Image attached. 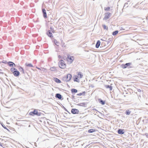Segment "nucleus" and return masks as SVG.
Masks as SVG:
<instances>
[{
	"instance_id": "nucleus-1",
	"label": "nucleus",
	"mask_w": 148,
	"mask_h": 148,
	"mask_svg": "<svg viewBox=\"0 0 148 148\" xmlns=\"http://www.w3.org/2000/svg\"><path fill=\"white\" fill-rule=\"evenodd\" d=\"M121 66L122 68L123 69L127 68L128 69H131L134 68L133 65L132 64V63L131 62L126 63L125 64H122L121 65Z\"/></svg>"
},
{
	"instance_id": "nucleus-2",
	"label": "nucleus",
	"mask_w": 148,
	"mask_h": 148,
	"mask_svg": "<svg viewBox=\"0 0 148 148\" xmlns=\"http://www.w3.org/2000/svg\"><path fill=\"white\" fill-rule=\"evenodd\" d=\"M71 74H68L66 76H65L62 77V80L64 82H68L71 80Z\"/></svg>"
},
{
	"instance_id": "nucleus-3",
	"label": "nucleus",
	"mask_w": 148,
	"mask_h": 148,
	"mask_svg": "<svg viewBox=\"0 0 148 148\" xmlns=\"http://www.w3.org/2000/svg\"><path fill=\"white\" fill-rule=\"evenodd\" d=\"M41 114V113L40 112H38L37 110L34 109L33 111L30 112L29 113V114L31 116H34L35 115H37L38 116H40Z\"/></svg>"
},
{
	"instance_id": "nucleus-4",
	"label": "nucleus",
	"mask_w": 148,
	"mask_h": 148,
	"mask_svg": "<svg viewBox=\"0 0 148 148\" xmlns=\"http://www.w3.org/2000/svg\"><path fill=\"white\" fill-rule=\"evenodd\" d=\"M59 65V67L61 69H64L66 67V64L64 63V61L62 60L60 61Z\"/></svg>"
},
{
	"instance_id": "nucleus-5",
	"label": "nucleus",
	"mask_w": 148,
	"mask_h": 148,
	"mask_svg": "<svg viewBox=\"0 0 148 148\" xmlns=\"http://www.w3.org/2000/svg\"><path fill=\"white\" fill-rule=\"evenodd\" d=\"M105 16L103 18V20H107L111 16V14L110 12L106 13L104 14Z\"/></svg>"
},
{
	"instance_id": "nucleus-6",
	"label": "nucleus",
	"mask_w": 148,
	"mask_h": 148,
	"mask_svg": "<svg viewBox=\"0 0 148 148\" xmlns=\"http://www.w3.org/2000/svg\"><path fill=\"white\" fill-rule=\"evenodd\" d=\"M117 132L119 134H123L125 133V130L123 129H119L118 130Z\"/></svg>"
},
{
	"instance_id": "nucleus-7",
	"label": "nucleus",
	"mask_w": 148,
	"mask_h": 148,
	"mask_svg": "<svg viewBox=\"0 0 148 148\" xmlns=\"http://www.w3.org/2000/svg\"><path fill=\"white\" fill-rule=\"evenodd\" d=\"M71 112L73 114H78L79 112V110L76 109H72L71 110Z\"/></svg>"
},
{
	"instance_id": "nucleus-8",
	"label": "nucleus",
	"mask_w": 148,
	"mask_h": 148,
	"mask_svg": "<svg viewBox=\"0 0 148 148\" xmlns=\"http://www.w3.org/2000/svg\"><path fill=\"white\" fill-rule=\"evenodd\" d=\"M42 12L43 14V16L45 18H47V14L46 12V11L45 9L43 8L42 9Z\"/></svg>"
},
{
	"instance_id": "nucleus-9",
	"label": "nucleus",
	"mask_w": 148,
	"mask_h": 148,
	"mask_svg": "<svg viewBox=\"0 0 148 148\" xmlns=\"http://www.w3.org/2000/svg\"><path fill=\"white\" fill-rule=\"evenodd\" d=\"M13 74L15 76L17 77L20 74V72L16 69V71H14V73H13Z\"/></svg>"
},
{
	"instance_id": "nucleus-10",
	"label": "nucleus",
	"mask_w": 148,
	"mask_h": 148,
	"mask_svg": "<svg viewBox=\"0 0 148 148\" xmlns=\"http://www.w3.org/2000/svg\"><path fill=\"white\" fill-rule=\"evenodd\" d=\"M67 58L70 60V63H71L73 62L74 60V58L73 56H71L69 55L67 56Z\"/></svg>"
},
{
	"instance_id": "nucleus-11",
	"label": "nucleus",
	"mask_w": 148,
	"mask_h": 148,
	"mask_svg": "<svg viewBox=\"0 0 148 148\" xmlns=\"http://www.w3.org/2000/svg\"><path fill=\"white\" fill-rule=\"evenodd\" d=\"M55 97L56 98L58 99H61L62 96L61 94L59 93H57L56 94Z\"/></svg>"
},
{
	"instance_id": "nucleus-12",
	"label": "nucleus",
	"mask_w": 148,
	"mask_h": 148,
	"mask_svg": "<svg viewBox=\"0 0 148 148\" xmlns=\"http://www.w3.org/2000/svg\"><path fill=\"white\" fill-rule=\"evenodd\" d=\"M47 34L48 35V36L50 37H53V35L51 33V32L50 30H48V31L47 32Z\"/></svg>"
},
{
	"instance_id": "nucleus-13",
	"label": "nucleus",
	"mask_w": 148,
	"mask_h": 148,
	"mask_svg": "<svg viewBox=\"0 0 148 148\" xmlns=\"http://www.w3.org/2000/svg\"><path fill=\"white\" fill-rule=\"evenodd\" d=\"M8 63V65L10 66L14 67L13 66H15V64L14 63L12 62L9 61Z\"/></svg>"
},
{
	"instance_id": "nucleus-14",
	"label": "nucleus",
	"mask_w": 148,
	"mask_h": 148,
	"mask_svg": "<svg viewBox=\"0 0 148 148\" xmlns=\"http://www.w3.org/2000/svg\"><path fill=\"white\" fill-rule=\"evenodd\" d=\"M78 76L76 75H75L74 76V81L76 82H79V80L78 79Z\"/></svg>"
},
{
	"instance_id": "nucleus-15",
	"label": "nucleus",
	"mask_w": 148,
	"mask_h": 148,
	"mask_svg": "<svg viewBox=\"0 0 148 148\" xmlns=\"http://www.w3.org/2000/svg\"><path fill=\"white\" fill-rule=\"evenodd\" d=\"M105 87L107 88H109L110 91L112 90V87L109 85H105Z\"/></svg>"
},
{
	"instance_id": "nucleus-16",
	"label": "nucleus",
	"mask_w": 148,
	"mask_h": 148,
	"mask_svg": "<svg viewBox=\"0 0 148 148\" xmlns=\"http://www.w3.org/2000/svg\"><path fill=\"white\" fill-rule=\"evenodd\" d=\"M101 42L100 40H98L96 43V44L95 45V47L96 48H98L100 45Z\"/></svg>"
},
{
	"instance_id": "nucleus-17",
	"label": "nucleus",
	"mask_w": 148,
	"mask_h": 148,
	"mask_svg": "<svg viewBox=\"0 0 148 148\" xmlns=\"http://www.w3.org/2000/svg\"><path fill=\"white\" fill-rule=\"evenodd\" d=\"M98 101L99 103L102 105H103L105 104V101L101 99H99Z\"/></svg>"
},
{
	"instance_id": "nucleus-18",
	"label": "nucleus",
	"mask_w": 148,
	"mask_h": 148,
	"mask_svg": "<svg viewBox=\"0 0 148 148\" xmlns=\"http://www.w3.org/2000/svg\"><path fill=\"white\" fill-rule=\"evenodd\" d=\"M54 81L57 83H61V81L57 78L55 77L54 78Z\"/></svg>"
},
{
	"instance_id": "nucleus-19",
	"label": "nucleus",
	"mask_w": 148,
	"mask_h": 148,
	"mask_svg": "<svg viewBox=\"0 0 148 148\" xmlns=\"http://www.w3.org/2000/svg\"><path fill=\"white\" fill-rule=\"evenodd\" d=\"M19 70L22 73L24 74V72L23 68L21 66H20L18 68Z\"/></svg>"
},
{
	"instance_id": "nucleus-20",
	"label": "nucleus",
	"mask_w": 148,
	"mask_h": 148,
	"mask_svg": "<svg viewBox=\"0 0 148 148\" xmlns=\"http://www.w3.org/2000/svg\"><path fill=\"white\" fill-rule=\"evenodd\" d=\"M77 105L80 106L86 107V103H82L77 104Z\"/></svg>"
},
{
	"instance_id": "nucleus-21",
	"label": "nucleus",
	"mask_w": 148,
	"mask_h": 148,
	"mask_svg": "<svg viewBox=\"0 0 148 148\" xmlns=\"http://www.w3.org/2000/svg\"><path fill=\"white\" fill-rule=\"evenodd\" d=\"M71 92L72 93H76L77 92V90L73 88L71 90Z\"/></svg>"
},
{
	"instance_id": "nucleus-22",
	"label": "nucleus",
	"mask_w": 148,
	"mask_h": 148,
	"mask_svg": "<svg viewBox=\"0 0 148 148\" xmlns=\"http://www.w3.org/2000/svg\"><path fill=\"white\" fill-rule=\"evenodd\" d=\"M25 65L30 67H32L33 66V65L31 63H27L25 64Z\"/></svg>"
},
{
	"instance_id": "nucleus-23",
	"label": "nucleus",
	"mask_w": 148,
	"mask_h": 148,
	"mask_svg": "<svg viewBox=\"0 0 148 148\" xmlns=\"http://www.w3.org/2000/svg\"><path fill=\"white\" fill-rule=\"evenodd\" d=\"M131 112L129 110H128L126 111L125 112V114L127 115H129L131 113Z\"/></svg>"
},
{
	"instance_id": "nucleus-24",
	"label": "nucleus",
	"mask_w": 148,
	"mask_h": 148,
	"mask_svg": "<svg viewBox=\"0 0 148 148\" xmlns=\"http://www.w3.org/2000/svg\"><path fill=\"white\" fill-rule=\"evenodd\" d=\"M78 76L80 78H82L83 77V75L82 72H79L77 74Z\"/></svg>"
},
{
	"instance_id": "nucleus-25",
	"label": "nucleus",
	"mask_w": 148,
	"mask_h": 148,
	"mask_svg": "<svg viewBox=\"0 0 148 148\" xmlns=\"http://www.w3.org/2000/svg\"><path fill=\"white\" fill-rule=\"evenodd\" d=\"M86 92L85 91L83 92L82 93H80L79 94H78L77 95L78 96H80L81 95H85Z\"/></svg>"
},
{
	"instance_id": "nucleus-26",
	"label": "nucleus",
	"mask_w": 148,
	"mask_h": 148,
	"mask_svg": "<svg viewBox=\"0 0 148 148\" xmlns=\"http://www.w3.org/2000/svg\"><path fill=\"white\" fill-rule=\"evenodd\" d=\"M118 33V31L117 30L113 32L112 33V34L113 36H115Z\"/></svg>"
},
{
	"instance_id": "nucleus-27",
	"label": "nucleus",
	"mask_w": 148,
	"mask_h": 148,
	"mask_svg": "<svg viewBox=\"0 0 148 148\" xmlns=\"http://www.w3.org/2000/svg\"><path fill=\"white\" fill-rule=\"evenodd\" d=\"M56 68L55 67H51L50 69V70L51 71H56Z\"/></svg>"
},
{
	"instance_id": "nucleus-28",
	"label": "nucleus",
	"mask_w": 148,
	"mask_h": 148,
	"mask_svg": "<svg viewBox=\"0 0 148 148\" xmlns=\"http://www.w3.org/2000/svg\"><path fill=\"white\" fill-rule=\"evenodd\" d=\"M95 130L94 129H90L88 130V132L89 133H92L94 132H95Z\"/></svg>"
},
{
	"instance_id": "nucleus-29",
	"label": "nucleus",
	"mask_w": 148,
	"mask_h": 148,
	"mask_svg": "<svg viewBox=\"0 0 148 148\" xmlns=\"http://www.w3.org/2000/svg\"><path fill=\"white\" fill-rule=\"evenodd\" d=\"M1 125L3 127V128H4L5 129H6L7 130H8V131H9V130L6 127V126L3 123H1Z\"/></svg>"
},
{
	"instance_id": "nucleus-30",
	"label": "nucleus",
	"mask_w": 148,
	"mask_h": 148,
	"mask_svg": "<svg viewBox=\"0 0 148 148\" xmlns=\"http://www.w3.org/2000/svg\"><path fill=\"white\" fill-rule=\"evenodd\" d=\"M102 27L104 29L108 30V27L107 26H106L105 25H103Z\"/></svg>"
},
{
	"instance_id": "nucleus-31",
	"label": "nucleus",
	"mask_w": 148,
	"mask_h": 148,
	"mask_svg": "<svg viewBox=\"0 0 148 148\" xmlns=\"http://www.w3.org/2000/svg\"><path fill=\"white\" fill-rule=\"evenodd\" d=\"M16 69L14 68H11L10 69V70L13 73H14V71H16Z\"/></svg>"
},
{
	"instance_id": "nucleus-32",
	"label": "nucleus",
	"mask_w": 148,
	"mask_h": 148,
	"mask_svg": "<svg viewBox=\"0 0 148 148\" xmlns=\"http://www.w3.org/2000/svg\"><path fill=\"white\" fill-rule=\"evenodd\" d=\"M54 42L55 44L57 46H58V44H59V43L58 42H57V40L56 39H54Z\"/></svg>"
},
{
	"instance_id": "nucleus-33",
	"label": "nucleus",
	"mask_w": 148,
	"mask_h": 148,
	"mask_svg": "<svg viewBox=\"0 0 148 148\" xmlns=\"http://www.w3.org/2000/svg\"><path fill=\"white\" fill-rule=\"evenodd\" d=\"M110 7H105L104 8V10H105V11H109V10H110Z\"/></svg>"
},
{
	"instance_id": "nucleus-34",
	"label": "nucleus",
	"mask_w": 148,
	"mask_h": 148,
	"mask_svg": "<svg viewBox=\"0 0 148 148\" xmlns=\"http://www.w3.org/2000/svg\"><path fill=\"white\" fill-rule=\"evenodd\" d=\"M50 29L51 30L52 32H53V33H54V30H53V28H52V27H51Z\"/></svg>"
},
{
	"instance_id": "nucleus-35",
	"label": "nucleus",
	"mask_w": 148,
	"mask_h": 148,
	"mask_svg": "<svg viewBox=\"0 0 148 148\" xmlns=\"http://www.w3.org/2000/svg\"><path fill=\"white\" fill-rule=\"evenodd\" d=\"M63 108L64 109V110L68 112H69L66 109V108H65L64 107V106H63Z\"/></svg>"
},
{
	"instance_id": "nucleus-36",
	"label": "nucleus",
	"mask_w": 148,
	"mask_h": 148,
	"mask_svg": "<svg viewBox=\"0 0 148 148\" xmlns=\"http://www.w3.org/2000/svg\"><path fill=\"white\" fill-rule=\"evenodd\" d=\"M125 29L123 28V27H121V28H120V30H125Z\"/></svg>"
},
{
	"instance_id": "nucleus-37",
	"label": "nucleus",
	"mask_w": 148,
	"mask_h": 148,
	"mask_svg": "<svg viewBox=\"0 0 148 148\" xmlns=\"http://www.w3.org/2000/svg\"><path fill=\"white\" fill-rule=\"evenodd\" d=\"M63 59L64 60H65V59H66V57L65 56H63Z\"/></svg>"
},
{
	"instance_id": "nucleus-38",
	"label": "nucleus",
	"mask_w": 148,
	"mask_h": 148,
	"mask_svg": "<svg viewBox=\"0 0 148 148\" xmlns=\"http://www.w3.org/2000/svg\"><path fill=\"white\" fill-rule=\"evenodd\" d=\"M71 98L73 99H75V96L73 95H72L71 96Z\"/></svg>"
},
{
	"instance_id": "nucleus-39",
	"label": "nucleus",
	"mask_w": 148,
	"mask_h": 148,
	"mask_svg": "<svg viewBox=\"0 0 148 148\" xmlns=\"http://www.w3.org/2000/svg\"><path fill=\"white\" fill-rule=\"evenodd\" d=\"M137 91L138 92H141V90L140 89H138Z\"/></svg>"
},
{
	"instance_id": "nucleus-40",
	"label": "nucleus",
	"mask_w": 148,
	"mask_h": 148,
	"mask_svg": "<svg viewBox=\"0 0 148 148\" xmlns=\"http://www.w3.org/2000/svg\"><path fill=\"white\" fill-rule=\"evenodd\" d=\"M3 144L2 143H0V146L1 147H3Z\"/></svg>"
},
{
	"instance_id": "nucleus-41",
	"label": "nucleus",
	"mask_w": 148,
	"mask_h": 148,
	"mask_svg": "<svg viewBox=\"0 0 148 148\" xmlns=\"http://www.w3.org/2000/svg\"><path fill=\"white\" fill-rule=\"evenodd\" d=\"M6 62V61H3V62H2L3 63H5Z\"/></svg>"
},
{
	"instance_id": "nucleus-42",
	"label": "nucleus",
	"mask_w": 148,
	"mask_h": 148,
	"mask_svg": "<svg viewBox=\"0 0 148 148\" xmlns=\"http://www.w3.org/2000/svg\"><path fill=\"white\" fill-rule=\"evenodd\" d=\"M145 135L146 136L147 138H148V134H146Z\"/></svg>"
},
{
	"instance_id": "nucleus-43",
	"label": "nucleus",
	"mask_w": 148,
	"mask_h": 148,
	"mask_svg": "<svg viewBox=\"0 0 148 148\" xmlns=\"http://www.w3.org/2000/svg\"><path fill=\"white\" fill-rule=\"evenodd\" d=\"M91 86L92 87H93V86H92V85Z\"/></svg>"
},
{
	"instance_id": "nucleus-44",
	"label": "nucleus",
	"mask_w": 148,
	"mask_h": 148,
	"mask_svg": "<svg viewBox=\"0 0 148 148\" xmlns=\"http://www.w3.org/2000/svg\"><path fill=\"white\" fill-rule=\"evenodd\" d=\"M91 86L92 87H93V86H92V85Z\"/></svg>"
},
{
	"instance_id": "nucleus-45",
	"label": "nucleus",
	"mask_w": 148,
	"mask_h": 148,
	"mask_svg": "<svg viewBox=\"0 0 148 148\" xmlns=\"http://www.w3.org/2000/svg\"><path fill=\"white\" fill-rule=\"evenodd\" d=\"M67 85L68 86H69V85L68 84H67Z\"/></svg>"
},
{
	"instance_id": "nucleus-46",
	"label": "nucleus",
	"mask_w": 148,
	"mask_h": 148,
	"mask_svg": "<svg viewBox=\"0 0 148 148\" xmlns=\"http://www.w3.org/2000/svg\"><path fill=\"white\" fill-rule=\"evenodd\" d=\"M95 110H96V111L97 110L96 109H95Z\"/></svg>"
},
{
	"instance_id": "nucleus-47",
	"label": "nucleus",
	"mask_w": 148,
	"mask_h": 148,
	"mask_svg": "<svg viewBox=\"0 0 148 148\" xmlns=\"http://www.w3.org/2000/svg\"><path fill=\"white\" fill-rule=\"evenodd\" d=\"M37 68V69H39V68Z\"/></svg>"
},
{
	"instance_id": "nucleus-48",
	"label": "nucleus",
	"mask_w": 148,
	"mask_h": 148,
	"mask_svg": "<svg viewBox=\"0 0 148 148\" xmlns=\"http://www.w3.org/2000/svg\"><path fill=\"white\" fill-rule=\"evenodd\" d=\"M0 71H1V70L0 69Z\"/></svg>"
},
{
	"instance_id": "nucleus-49",
	"label": "nucleus",
	"mask_w": 148,
	"mask_h": 148,
	"mask_svg": "<svg viewBox=\"0 0 148 148\" xmlns=\"http://www.w3.org/2000/svg\"><path fill=\"white\" fill-rule=\"evenodd\" d=\"M1 63V62H0V63Z\"/></svg>"
}]
</instances>
